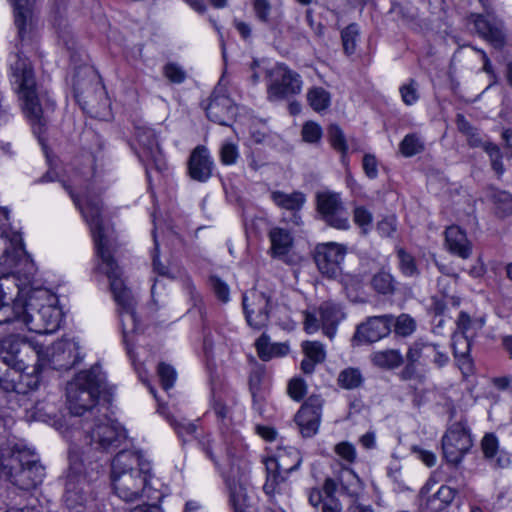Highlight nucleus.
I'll return each instance as SVG.
<instances>
[{"label": "nucleus", "instance_id": "1", "mask_svg": "<svg viewBox=\"0 0 512 512\" xmlns=\"http://www.w3.org/2000/svg\"><path fill=\"white\" fill-rule=\"evenodd\" d=\"M127 439L126 430L117 421L105 419L99 421L87 431L85 446L81 452L72 451L65 484L64 500L69 509L83 506L90 498V483L99 473V465H92L90 459L97 461L98 454L119 448Z\"/></svg>", "mask_w": 512, "mask_h": 512}, {"label": "nucleus", "instance_id": "2", "mask_svg": "<svg viewBox=\"0 0 512 512\" xmlns=\"http://www.w3.org/2000/svg\"><path fill=\"white\" fill-rule=\"evenodd\" d=\"M41 345L14 335L0 341V386L6 391L27 394L38 388L44 368Z\"/></svg>", "mask_w": 512, "mask_h": 512}, {"label": "nucleus", "instance_id": "3", "mask_svg": "<svg viewBox=\"0 0 512 512\" xmlns=\"http://www.w3.org/2000/svg\"><path fill=\"white\" fill-rule=\"evenodd\" d=\"M64 188L68 191L90 227L96 254L100 260L97 269L108 277L110 289L119 310L134 308V297L121 278L122 272L113 258L115 240L113 231L103 225L100 199L98 197H87L84 203L81 204L79 199L72 192L70 186L64 185Z\"/></svg>", "mask_w": 512, "mask_h": 512}, {"label": "nucleus", "instance_id": "4", "mask_svg": "<svg viewBox=\"0 0 512 512\" xmlns=\"http://www.w3.org/2000/svg\"><path fill=\"white\" fill-rule=\"evenodd\" d=\"M104 383V376L99 365L92 366L89 370L79 372L75 378L67 384L66 397L67 407L70 413V423L66 419L54 420V409L51 404L39 402L34 407V417L37 420L49 422L63 435L69 437V425L75 426L81 420L73 417H80L90 412L98 399Z\"/></svg>", "mask_w": 512, "mask_h": 512}, {"label": "nucleus", "instance_id": "5", "mask_svg": "<svg viewBox=\"0 0 512 512\" xmlns=\"http://www.w3.org/2000/svg\"><path fill=\"white\" fill-rule=\"evenodd\" d=\"M150 461L140 451L122 450L112 460L111 481L115 494L125 502L147 496L152 477Z\"/></svg>", "mask_w": 512, "mask_h": 512}, {"label": "nucleus", "instance_id": "6", "mask_svg": "<svg viewBox=\"0 0 512 512\" xmlns=\"http://www.w3.org/2000/svg\"><path fill=\"white\" fill-rule=\"evenodd\" d=\"M199 445L206 456L218 468L229 466L227 471L226 484L229 489V481L244 482L247 490L249 461L246 459L245 449L239 440H234L226 444L225 448L220 441H216L210 435L204 436L199 440Z\"/></svg>", "mask_w": 512, "mask_h": 512}, {"label": "nucleus", "instance_id": "7", "mask_svg": "<svg viewBox=\"0 0 512 512\" xmlns=\"http://www.w3.org/2000/svg\"><path fill=\"white\" fill-rule=\"evenodd\" d=\"M13 78L17 86V93L22 102V110L32 125L34 134L41 139L47 125V119L39 101L34 72L30 62L26 59H18L14 66Z\"/></svg>", "mask_w": 512, "mask_h": 512}, {"label": "nucleus", "instance_id": "8", "mask_svg": "<svg viewBox=\"0 0 512 512\" xmlns=\"http://www.w3.org/2000/svg\"><path fill=\"white\" fill-rule=\"evenodd\" d=\"M301 462V454L296 448L285 447L279 449L275 458L266 461L267 478L263 486L264 492L271 498H275L277 494H284L286 484L282 474L297 470Z\"/></svg>", "mask_w": 512, "mask_h": 512}, {"label": "nucleus", "instance_id": "9", "mask_svg": "<svg viewBox=\"0 0 512 512\" xmlns=\"http://www.w3.org/2000/svg\"><path fill=\"white\" fill-rule=\"evenodd\" d=\"M267 95L271 101L298 95L302 91L301 76L284 63H277L267 70Z\"/></svg>", "mask_w": 512, "mask_h": 512}, {"label": "nucleus", "instance_id": "10", "mask_svg": "<svg viewBox=\"0 0 512 512\" xmlns=\"http://www.w3.org/2000/svg\"><path fill=\"white\" fill-rule=\"evenodd\" d=\"M473 447V439L466 421L452 424L442 437V453L446 462L458 467Z\"/></svg>", "mask_w": 512, "mask_h": 512}, {"label": "nucleus", "instance_id": "11", "mask_svg": "<svg viewBox=\"0 0 512 512\" xmlns=\"http://www.w3.org/2000/svg\"><path fill=\"white\" fill-rule=\"evenodd\" d=\"M38 300L41 302V313L37 319L31 320V331L39 334L52 333L59 328L63 317L57 306V296L47 289L38 288Z\"/></svg>", "mask_w": 512, "mask_h": 512}, {"label": "nucleus", "instance_id": "12", "mask_svg": "<svg viewBox=\"0 0 512 512\" xmlns=\"http://www.w3.org/2000/svg\"><path fill=\"white\" fill-rule=\"evenodd\" d=\"M44 357V367L68 370L80 360L78 342L73 339L58 340L44 350Z\"/></svg>", "mask_w": 512, "mask_h": 512}, {"label": "nucleus", "instance_id": "13", "mask_svg": "<svg viewBox=\"0 0 512 512\" xmlns=\"http://www.w3.org/2000/svg\"><path fill=\"white\" fill-rule=\"evenodd\" d=\"M449 360L447 352L439 344L422 338L415 340L406 352V361L415 362L421 367L434 364L436 367L442 368Z\"/></svg>", "mask_w": 512, "mask_h": 512}, {"label": "nucleus", "instance_id": "14", "mask_svg": "<svg viewBox=\"0 0 512 512\" xmlns=\"http://www.w3.org/2000/svg\"><path fill=\"white\" fill-rule=\"evenodd\" d=\"M136 137L139 143L138 156L146 165L147 173H149V167L159 172L164 170L166 163L155 131L149 127H138Z\"/></svg>", "mask_w": 512, "mask_h": 512}, {"label": "nucleus", "instance_id": "15", "mask_svg": "<svg viewBox=\"0 0 512 512\" xmlns=\"http://www.w3.org/2000/svg\"><path fill=\"white\" fill-rule=\"evenodd\" d=\"M317 210L322 219L331 227L346 230L350 227L347 212L340 195L322 192L317 195Z\"/></svg>", "mask_w": 512, "mask_h": 512}, {"label": "nucleus", "instance_id": "16", "mask_svg": "<svg viewBox=\"0 0 512 512\" xmlns=\"http://www.w3.org/2000/svg\"><path fill=\"white\" fill-rule=\"evenodd\" d=\"M346 247L335 242L320 243L315 248L314 259L319 271L328 278H336L341 272V263Z\"/></svg>", "mask_w": 512, "mask_h": 512}, {"label": "nucleus", "instance_id": "17", "mask_svg": "<svg viewBox=\"0 0 512 512\" xmlns=\"http://www.w3.org/2000/svg\"><path fill=\"white\" fill-rule=\"evenodd\" d=\"M243 308L248 324L254 329H261L268 324L270 299L260 291L251 290L243 296Z\"/></svg>", "mask_w": 512, "mask_h": 512}, {"label": "nucleus", "instance_id": "18", "mask_svg": "<svg viewBox=\"0 0 512 512\" xmlns=\"http://www.w3.org/2000/svg\"><path fill=\"white\" fill-rule=\"evenodd\" d=\"M41 302L38 300V288L26 290L22 288L14 302L13 322H18L31 331V320L37 319L41 313Z\"/></svg>", "mask_w": 512, "mask_h": 512}, {"label": "nucleus", "instance_id": "19", "mask_svg": "<svg viewBox=\"0 0 512 512\" xmlns=\"http://www.w3.org/2000/svg\"><path fill=\"white\" fill-rule=\"evenodd\" d=\"M392 333V314L371 316L357 326L355 338L363 343H374Z\"/></svg>", "mask_w": 512, "mask_h": 512}, {"label": "nucleus", "instance_id": "20", "mask_svg": "<svg viewBox=\"0 0 512 512\" xmlns=\"http://www.w3.org/2000/svg\"><path fill=\"white\" fill-rule=\"evenodd\" d=\"M188 174L191 179L198 182H206L212 176L214 162L205 146L199 145L190 154Z\"/></svg>", "mask_w": 512, "mask_h": 512}, {"label": "nucleus", "instance_id": "21", "mask_svg": "<svg viewBox=\"0 0 512 512\" xmlns=\"http://www.w3.org/2000/svg\"><path fill=\"white\" fill-rule=\"evenodd\" d=\"M21 290L15 277L0 278V325L13 322L14 302Z\"/></svg>", "mask_w": 512, "mask_h": 512}, {"label": "nucleus", "instance_id": "22", "mask_svg": "<svg viewBox=\"0 0 512 512\" xmlns=\"http://www.w3.org/2000/svg\"><path fill=\"white\" fill-rule=\"evenodd\" d=\"M237 113L232 99L225 95L213 94L206 107L207 117L220 125L229 126Z\"/></svg>", "mask_w": 512, "mask_h": 512}, {"label": "nucleus", "instance_id": "23", "mask_svg": "<svg viewBox=\"0 0 512 512\" xmlns=\"http://www.w3.org/2000/svg\"><path fill=\"white\" fill-rule=\"evenodd\" d=\"M24 253V244L19 233H14L11 238L0 233V270H9L16 266Z\"/></svg>", "mask_w": 512, "mask_h": 512}, {"label": "nucleus", "instance_id": "24", "mask_svg": "<svg viewBox=\"0 0 512 512\" xmlns=\"http://www.w3.org/2000/svg\"><path fill=\"white\" fill-rule=\"evenodd\" d=\"M477 33L495 48H501L505 43L503 22L494 17L477 15L474 19Z\"/></svg>", "mask_w": 512, "mask_h": 512}, {"label": "nucleus", "instance_id": "25", "mask_svg": "<svg viewBox=\"0 0 512 512\" xmlns=\"http://www.w3.org/2000/svg\"><path fill=\"white\" fill-rule=\"evenodd\" d=\"M13 5L19 38L22 41L31 39L36 29V20L31 6L27 0H13Z\"/></svg>", "mask_w": 512, "mask_h": 512}, {"label": "nucleus", "instance_id": "26", "mask_svg": "<svg viewBox=\"0 0 512 512\" xmlns=\"http://www.w3.org/2000/svg\"><path fill=\"white\" fill-rule=\"evenodd\" d=\"M445 246L448 251L462 259H467L472 253V244L465 231L456 225L445 230Z\"/></svg>", "mask_w": 512, "mask_h": 512}, {"label": "nucleus", "instance_id": "27", "mask_svg": "<svg viewBox=\"0 0 512 512\" xmlns=\"http://www.w3.org/2000/svg\"><path fill=\"white\" fill-rule=\"evenodd\" d=\"M471 337L464 333L455 332L452 336V349L459 369L464 375L473 372V362L470 358Z\"/></svg>", "mask_w": 512, "mask_h": 512}, {"label": "nucleus", "instance_id": "28", "mask_svg": "<svg viewBox=\"0 0 512 512\" xmlns=\"http://www.w3.org/2000/svg\"><path fill=\"white\" fill-rule=\"evenodd\" d=\"M324 334L333 338L337 325L345 318V313L339 304L323 302L318 309Z\"/></svg>", "mask_w": 512, "mask_h": 512}, {"label": "nucleus", "instance_id": "29", "mask_svg": "<svg viewBox=\"0 0 512 512\" xmlns=\"http://www.w3.org/2000/svg\"><path fill=\"white\" fill-rule=\"evenodd\" d=\"M271 242L270 253L272 257L284 259L293 245V238L289 231L275 227L269 232Z\"/></svg>", "mask_w": 512, "mask_h": 512}, {"label": "nucleus", "instance_id": "30", "mask_svg": "<svg viewBox=\"0 0 512 512\" xmlns=\"http://www.w3.org/2000/svg\"><path fill=\"white\" fill-rule=\"evenodd\" d=\"M229 500L234 512H252L251 499L244 482L229 481Z\"/></svg>", "mask_w": 512, "mask_h": 512}, {"label": "nucleus", "instance_id": "31", "mask_svg": "<svg viewBox=\"0 0 512 512\" xmlns=\"http://www.w3.org/2000/svg\"><path fill=\"white\" fill-rule=\"evenodd\" d=\"M339 491L357 500L362 491V482L357 474L350 468H342L338 474Z\"/></svg>", "mask_w": 512, "mask_h": 512}, {"label": "nucleus", "instance_id": "32", "mask_svg": "<svg viewBox=\"0 0 512 512\" xmlns=\"http://www.w3.org/2000/svg\"><path fill=\"white\" fill-rule=\"evenodd\" d=\"M44 475V467L37 461H29L23 464L18 474L19 481L24 489L34 488L41 484Z\"/></svg>", "mask_w": 512, "mask_h": 512}, {"label": "nucleus", "instance_id": "33", "mask_svg": "<svg viewBox=\"0 0 512 512\" xmlns=\"http://www.w3.org/2000/svg\"><path fill=\"white\" fill-rule=\"evenodd\" d=\"M258 356L263 361H268L273 357L283 356L288 353L289 347L282 343H270L267 335L262 334L256 341Z\"/></svg>", "mask_w": 512, "mask_h": 512}, {"label": "nucleus", "instance_id": "34", "mask_svg": "<svg viewBox=\"0 0 512 512\" xmlns=\"http://www.w3.org/2000/svg\"><path fill=\"white\" fill-rule=\"evenodd\" d=\"M370 284L372 289L381 295H392L397 289V281L393 275L385 269H380L373 274Z\"/></svg>", "mask_w": 512, "mask_h": 512}, {"label": "nucleus", "instance_id": "35", "mask_svg": "<svg viewBox=\"0 0 512 512\" xmlns=\"http://www.w3.org/2000/svg\"><path fill=\"white\" fill-rule=\"evenodd\" d=\"M274 203L286 210L297 211L300 210L306 201V197L301 192H293L290 194L274 191L271 194Z\"/></svg>", "mask_w": 512, "mask_h": 512}, {"label": "nucleus", "instance_id": "36", "mask_svg": "<svg viewBox=\"0 0 512 512\" xmlns=\"http://www.w3.org/2000/svg\"><path fill=\"white\" fill-rule=\"evenodd\" d=\"M456 492L448 486H441L439 490L427 500L426 507L431 512H440L454 500Z\"/></svg>", "mask_w": 512, "mask_h": 512}, {"label": "nucleus", "instance_id": "37", "mask_svg": "<svg viewBox=\"0 0 512 512\" xmlns=\"http://www.w3.org/2000/svg\"><path fill=\"white\" fill-rule=\"evenodd\" d=\"M372 362L379 367L393 369L403 363V356L397 349H386L374 352L371 356Z\"/></svg>", "mask_w": 512, "mask_h": 512}, {"label": "nucleus", "instance_id": "38", "mask_svg": "<svg viewBox=\"0 0 512 512\" xmlns=\"http://www.w3.org/2000/svg\"><path fill=\"white\" fill-rule=\"evenodd\" d=\"M417 329L416 320L409 314L392 315V332L396 337L407 338Z\"/></svg>", "mask_w": 512, "mask_h": 512}, {"label": "nucleus", "instance_id": "39", "mask_svg": "<svg viewBox=\"0 0 512 512\" xmlns=\"http://www.w3.org/2000/svg\"><path fill=\"white\" fill-rule=\"evenodd\" d=\"M323 399L320 396H310L301 406L295 419H311L321 421Z\"/></svg>", "mask_w": 512, "mask_h": 512}, {"label": "nucleus", "instance_id": "40", "mask_svg": "<svg viewBox=\"0 0 512 512\" xmlns=\"http://www.w3.org/2000/svg\"><path fill=\"white\" fill-rule=\"evenodd\" d=\"M364 383L362 372L358 368L348 367L340 371L337 384L346 390L358 389Z\"/></svg>", "mask_w": 512, "mask_h": 512}, {"label": "nucleus", "instance_id": "41", "mask_svg": "<svg viewBox=\"0 0 512 512\" xmlns=\"http://www.w3.org/2000/svg\"><path fill=\"white\" fill-rule=\"evenodd\" d=\"M253 11L256 18L265 24H276L281 19V14L274 15V10L268 0H254Z\"/></svg>", "mask_w": 512, "mask_h": 512}, {"label": "nucleus", "instance_id": "42", "mask_svg": "<svg viewBox=\"0 0 512 512\" xmlns=\"http://www.w3.org/2000/svg\"><path fill=\"white\" fill-rule=\"evenodd\" d=\"M307 101L314 111L321 112L330 106L331 95L322 87H312L307 92Z\"/></svg>", "mask_w": 512, "mask_h": 512}, {"label": "nucleus", "instance_id": "43", "mask_svg": "<svg viewBox=\"0 0 512 512\" xmlns=\"http://www.w3.org/2000/svg\"><path fill=\"white\" fill-rule=\"evenodd\" d=\"M358 38L359 29L356 24H350L341 31L343 51L346 55L350 56L355 53Z\"/></svg>", "mask_w": 512, "mask_h": 512}, {"label": "nucleus", "instance_id": "44", "mask_svg": "<svg viewBox=\"0 0 512 512\" xmlns=\"http://www.w3.org/2000/svg\"><path fill=\"white\" fill-rule=\"evenodd\" d=\"M458 328L461 330L460 333L473 337L475 332L482 329L484 326L483 319H472L467 313L461 312L457 320Z\"/></svg>", "mask_w": 512, "mask_h": 512}, {"label": "nucleus", "instance_id": "45", "mask_svg": "<svg viewBox=\"0 0 512 512\" xmlns=\"http://www.w3.org/2000/svg\"><path fill=\"white\" fill-rule=\"evenodd\" d=\"M120 322L123 332L124 342L128 341V334L133 333L137 329V318L135 314V307L131 309L119 310Z\"/></svg>", "mask_w": 512, "mask_h": 512}, {"label": "nucleus", "instance_id": "46", "mask_svg": "<svg viewBox=\"0 0 512 512\" xmlns=\"http://www.w3.org/2000/svg\"><path fill=\"white\" fill-rule=\"evenodd\" d=\"M353 221L361 229L362 234L366 235L372 226V212L364 206H357L353 210Z\"/></svg>", "mask_w": 512, "mask_h": 512}, {"label": "nucleus", "instance_id": "47", "mask_svg": "<svg viewBox=\"0 0 512 512\" xmlns=\"http://www.w3.org/2000/svg\"><path fill=\"white\" fill-rule=\"evenodd\" d=\"M424 150V144L416 134H408L400 143V151L405 157H411Z\"/></svg>", "mask_w": 512, "mask_h": 512}, {"label": "nucleus", "instance_id": "48", "mask_svg": "<svg viewBox=\"0 0 512 512\" xmlns=\"http://www.w3.org/2000/svg\"><path fill=\"white\" fill-rule=\"evenodd\" d=\"M328 136L333 148L342 153V160L344 161L347 143L342 129L336 124H331L328 127Z\"/></svg>", "mask_w": 512, "mask_h": 512}, {"label": "nucleus", "instance_id": "49", "mask_svg": "<svg viewBox=\"0 0 512 512\" xmlns=\"http://www.w3.org/2000/svg\"><path fill=\"white\" fill-rule=\"evenodd\" d=\"M397 256L399 258V268L401 272L406 276L418 275V269L414 257L400 248L397 250Z\"/></svg>", "mask_w": 512, "mask_h": 512}, {"label": "nucleus", "instance_id": "50", "mask_svg": "<svg viewBox=\"0 0 512 512\" xmlns=\"http://www.w3.org/2000/svg\"><path fill=\"white\" fill-rule=\"evenodd\" d=\"M303 352L314 363H322L326 358L324 346L318 341H306L302 344Z\"/></svg>", "mask_w": 512, "mask_h": 512}, {"label": "nucleus", "instance_id": "51", "mask_svg": "<svg viewBox=\"0 0 512 512\" xmlns=\"http://www.w3.org/2000/svg\"><path fill=\"white\" fill-rule=\"evenodd\" d=\"M495 211L501 217L512 214V195L508 192H498L494 195Z\"/></svg>", "mask_w": 512, "mask_h": 512}, {"label": "nucleus", "instance_id": "52", "mask_svg": "<svg viewBox=\"0 0 512 512\" xmlns=\"http://www.w3.org/2000/svg\"><path fill=\"white\" fill-rule=\"evenodd\" d=\"M483 149L489 155L492 169L497 173L498 176L503 175L505 169L499 147L494 143H486L484 144Z\"/></svg>", "mask_w": 512, "mask_h": 512}, {"label": "nucleus", "instance_id": "53", "mask_svg": "<svg viewBox=\"0 0 512 512\" xmlns=\"http://www.w3.org/2000/svg\"><path fill=\"white\" fill-rule=\"evenodd\" d=\"M334 452L344 461L353 464L357 459L355 446L347 441H342L335 445Z\"/></svg>", "mask_w": 512, "mask_h": 512}, {"label": "nucleus", "instance_id": "54", "mask_svg": "<svg viewBox=\"0 0 512 512\" xmlns=\"http://www.w3.org/2000/svg\"><path fill=\"white\" fill-rule=\"evenodd\" d=\"M239 158V151L236 144L225 142L220 149V160L224 165H233Z\"/></svg>", "mask_w": 512, "mask_h": 512}, {"label": "nucleus", "instance_id": "55", "mask_svg": "<svg viewBox=\"0 0 512 512\" xmlns=\"http://www.w3.org/2000/svg\"><path fill=\"white\" fill-rule=\"evenodd\" d=\"M158 375L164 390H169L173 387L176 379V372L173 367L160 363L158 366Z\"/></svg>", "mask_w": 512, "mask_h": 512}, {"label": "nucleus", "instance_id": "56", "mask_svg": "<svg viewBox=\"0 0 512 512\" xmlns=\"http://www.w3.org/2000/svg\"><path fill=\"white\" fill-rule=\"evenodd\" d=\"M321 127L312 121L306 122L302 128V137L305 142L316 143L321 139Z\"/></svg>", "mask_w": 512, "mask_h": 512}, {"label": "nucleus", "instance_id": "57", "mask_svg": "<svg viewBox=\"0 0 512 512\" xmlns=\"http://www.w3.org/2000/svg\"><path fill=\"white\" fill-rule=\"evenodd\" d=\"M163 74L172 83H182L186 78L185 71L175 63H167L163 67Z\"/></svg>", "mask_w": 512, "mask_h": 512}, {"label": "nucleus", "instance_id": "58", "mask_svg": "<svg viewBox=\"0 0 512 512\" xmlns=\"http://www.w3.org/2000/svg\"><path fill=\"white\" fill-rule=\"evenodd\" d=\"M306 390V383L301 378L291 379L287 388L289 396L295 401H300L305 396Z\"/></svg>", "mask_w": 512, "mask_h": 512}, {"label": "nucleus", "instance_id": "59", "mask_svg": "<svg viewBox=\"0 0 512 512\" xmlns=\"http://www.w3.org/2000/svg\"><path fill=\"white\" fill-rule=\"evenodd\" d=\"M301 435L305 438H311L317 434L321 421L311 419H295Z\"/></svg>", "mask_w": 512, "mask_h": 512}, {"label": "nucleus", "instance_id": "60", "mask_svg": "<svg viewBox=\"0 0 512 512\" xmlns=\"http://www.w3.org/2000/svg\"><path fill=\"white\" fill-rule=\"evenodd\" d=\"M100 97L103 98L102 103L95 105L93 101H85V109L88 113H90L93 117L97 118H105L107 116V107H108V101L104 97V92L102 89L99 90Z\"/></svg>", "mask_w": 512, "mask_h": 512}, {"label": "nucleus", "instance_id": "61", "mask_svg": "<svg viewBox=\"0 0 512 512\" xmlns=\"http://www.w3.org/2000/svg\"><path fill=\"white\" fill-rule=\"evenodd\" d=\"M209 284L219 300L224 303L229 300V287L219 277L211 276L209 279Z\"/></svg>", "mask_w": 512, "mask_h": 512}, {"label": "nucleus", "instance_id": "62", "mask_svg": "<svg viewBox=\"0 0 512 512\" xmlns=\"http://www.w3.org/2000/svg\"><path fill=\"white\" fill-rule=\"evenodd\" d=\"M481 448L486 458H493L498 450V441L493 434H486L481 441Z\"/></svg>", "mask_w": 512, "mask_h": 512}, {"label": "nucleus", "instance_id": "63", "mask_svg": "<svg viewBox=\"0 0 512 512\" xmlns=\"http://www.w3.org/2000/svg\"><path fill=\"white\" fill-rule=\"evenodd\" d=\"M402 100L407 105H412L418 100L417 87L414 80L400 88Z\"/></svg>", "mask_w": 512, "mask_h": 512}, {"label": "nucleus", "instance_id": "64", "mask_svg": "<svg viewBox=\"0 0 512 512\" xmlns=\"http://www.w3.org/2000/svg\"><path fill=\"white\" fill-rule=\"evenodd\" d=\"M377 231L382 237H390L396 231L394 217H386L377 223Z\"/></svg>", "mask_w": 512, "mask_h": 512}]
</instances>
